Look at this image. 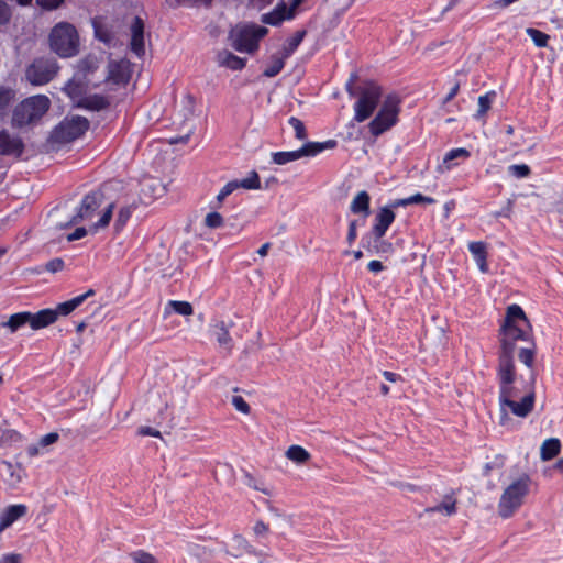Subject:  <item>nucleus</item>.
Returning a JSON list of instances; mask_svg holds the SVG:
<instances>
[{
  "mask_svg": "<svg viewBox=\"0 0 563 563\" xmlns=\"http://www.w3.org/2000/svg\"><path fill=\"white\" fill-rule=\"evenodd\" d=\"M508 173L515 178L522 179L530 176L531 168L527 164H512L508 166Z\"/></svg>",
  "mask_w": 563,
  "mask_h": 563,
  "instance_id": "de8ad7c7",
  "label": "nucleus"
},
{
  "mask_svg": "<svg viewBox=\"0 0 563 563\" xmlns=\"http://www.w3.org/2000/svg\"><path fill=\"white\" fill-rule=\"evenodd\" d=\"M394 247H393V243L387 241V240H383L382 239H376V238H372V251H367L369 254H377V255H380V254H385V253H390L393 252Z\"/></svg>",
  "mask_w": 563,
  "mask_h": 563,
  "instance_id": "a18cd8bd",
  "label": "nucleus"
},
{
  "mask_svg": "<svg viewBox=\"0 0 563 563\" xmlns=\"http://www.w3.org/2000/svg\"><path fill=\"white\" fill-rule=\"evenodd\" d=\"M107 79L117 85L128 84L130 77L119 64L111 65Z\"/></svg>",
  "mask_w": 563,
  "mask_h": 563,
  "instance_id": "ea45409f",
  "label": "nucleus"
},
{
  "mask_svg": "<svg viewBox=\"0 0 563 563\" xmlns=\"http://www.w3.org/2000/svg\"><path fill=\"white\" fill-rule=\"evenodd\" d=\"M24 143L20 136H11L7 130L0 131V155L21 157Z\"/></svg>",
  "mask_w": 563,
  "mask_h": 563,
  "instance_id": "dca6fc26",
  "label": "nucleus"
},
{
  "mask_svg": "<svg viewBox=\"0 0 563 563\" xmlns=\"http://www.w3.org/2000/svg\"><path fill=\"white\" fill-rule=\"evenodd\" d=\"M131 558L133 563H155V558L143 550L132 552Z\"/></svg>",
  "mask_w": 563,
  "mask_h": 563,
  "instance_id": "6e6d98bb",
  "label": "nucleus"
},
{
  "mask_svg": "<svg viewBox=\"0 0 563 563\" xmlns=\"http://www.w3.org/2000/svg\"><path fill=\"white\" fill-rule=\"evenodd\" d=\"M526 33L532 40L533 44L537 47H539V48L548 47L550 36L547 33H544L538 29H534V27H527Z\"/></svg>",
  "mask_w": 563,
  "mask_h": 563,
  "instance_id": "58836bf2",
  "label": "nucleus"
},
{
  "mask_svg": "<svg viewBox=\"0 0 563 563\" xmlns=\"http://www.w3.org/2000/svg\"><path fill=\"white\" fill-rule=\"evenodd\" d=\"M58 312L55 309L46 308L35 313L31 312V329L40 330L54 323L58 318Z\"/></svg>",
  "mask_w": 563,
  "mask_h": 563,
  "instance_id": "6ab92c4d",
  "label": "nucleus"
},
{
  "mask_svg": "<svg viewBox=\"0 0 563 563\" xmlns=\"http://www.w3.org/2000/svg\"><path fill=\"white\" fill-rule=\"evenodd\" d=\"M295 19L292 10H288V5L284 0H280L275 8L261 15V22L274 27L280 26L284 21H290Z\"/></svg>",
  "mask_w": 563,
  "mask_h": 563,
  "instance_id": "2eb2a0df",
  "label": "nucleus"
},
{
  "mask_svg": "<svg viewBox=\"0 0 563 563\" xmlns=\"http://www.w3.org/2000/svg\"><path fill=\"white\" fill-rule=\"evenodd\" d=\"M58 439H59V434L57 432H49V433L41 437L38 442H40V445H42V448H46V446L57 442Z\"/></svg>",
  "mask_w": 563,
  "mask_h": 563,
  "instance_id": "e2e57ef3",
  "label": "nucleus"
},
{
  "mask_svg": "<svg viewBox=\"0 0 563 563\" xmlns=\"http://www.w3.org/2000/svg\"><path fill=\"white\" fill-rule=\"evenodd\" d=\"M496 377L498 380L499 393L509 389V385L516 380L515 360L497 357Z\"/></svg>",
  "mask_w": 563,
  "mask_h": 563,
  "instance_id": "ddd939ff",
  "label": "nucleus"
},
{
  "mask_svg": "<svg viewBox=\"0 0 563 563\" xmlns=\"http://www.w3.org/2000/svg\"><path fill=\"white\" fill-rule=\"evenodd\" d=\"M519 361L525 364L528 368H532L536 358V346L531 343V346L520 347L518 352Z\"/></svg>",
  "mask_w": 563,
  "mask_h": 563,
  "instance_id": "37998d69",
  "label": "nucleus"
},
{
  "mask_svg": "<svg viewBox=\"0 0 563 563\" xmlns=\"http://www.w3.org/2000/svg\"><path fill=\"white\" fill-rule=\"evenodd\" d=\"M357 73L352 71L345 82V91L350 98L357 97L353 106V121L361 123L373 115L385 96L383 95V87L377 81L366 79L357 85Z\"/></svg>",
  "mask_w": 563,
  "mask_h": 563,
  "instance_id": "f03ea898",
  "label": "nucleus"
},
{
  "mask_svg": "<svg viewBox=\"0 0 563 563\" xmlns=\"http://www.w3.org/2000/svg\"><path fill=\"white\" fill-rule=\"evenodd\" d=\"M509 390L510 389H506L499 393L500 407H507L515 416L526 418L533 410L536 399L533 389L529 390L520 401L511 399V393Z\"/></svg>",
  "mask_w": 563,
  "mask_h": 563,
  "instance_id": "f8f14e48",
  "label": "nucleus"
},
{
  "mask_svg": "<svg viewBox=\"0 0 563 563\" xmlns=\"http://www.w3.org/2000/svg\"><path fill=\"white\" fill-rule=\"evenodd\" d=\"M51 49L62 58H69L79 52V36L76 27L67 22L56 24L49 34Z\"/></svg>",
  "mask_w": 563,
  "mask_h": 563,
  "instance_id": "423d86ee",
  "label": "nucleus"
},
{
  "mask_svg": "<svg viewBox=\"0 0 563 563\" xmlns=\"http://www.w3.org/2000/svg\"><path fill=\"white\" fill-rule=\"evenodd\" d=\"M96 291L90 288L85 294L76 296L67 301L60 302L57 305L56 310L59 316H68L76 308H78L86 299L89 297L95 296Z\"/></svg>",
  "mask_w": 563,
  "mask_h": 563,
  "instance_id": "5701e85b",
  "label": "nucleus"
},
{
  "mask_svg": "<svg viewBox=\"0 0 563 563\" xmlns=\"http://www.w3.org/2000/svg\"><path fill=\"white\" fill-rule=\"evenodd\" d=\"M36 4L44 11H53L58 9L65 0H35Z\"/></svg>",
  "mask_w": 563,
  "mask_h": 563,
  "instance_id": "bf43d9fd",
  "label": "nucleus"
},
{
  "mask_svg": "<svg viewBox=\"0 0 563 563\" xmlns=\"http://www.w3.org/2000/svg\"><path fill=\"white\" fill-rule=\"evenodd\" d=\"M268 34V29L254 22H241L230 29L228 40L239 53L254 54L260 42Z\"/></svg>",
  "mask_w": 563,
  "mask_h": 563,
  "instance_id": "7ed1b4c3",
  "label": "nucleus"
},
{
  "mask_svg": "<svg viewBox=\"0 0 563 563\" xmlns=\"http://www.w3.org/2000/svg\"><path fill=\"white\" fill-rule=\"evenodd\" d=\"M227 553L233 558H241L243 554L261 555L256 549L241 534H234L229 544Z\"/></svg>",
  "mask_w": 563,
  "mask_h": 563,
  "instance_id": "a211bd4d",
  "label": "nucleus"
},
{
  "mask_svg": "<svg viewBox=\"0 0 563 563\" xmlns=\"http://www.w3.org/2000/svg\"><path fill=\"white\" fill-rule=\"evenodd\" d=\"M530 483L529 475L523 474L504 490L498 503V515L501 518H510L522 505L523 498L529 493Z\"/></svg>",
  "mask_w": 563,
  "mask_h": 563,
  "instance_id": "0eeeda50",
  "label": "nucleus"
},
{
  "mask_svg": "<svg viewBox=\"0 0 563 563\" xmlns=\"http://www.w3.org/2000/svg\"><path fill=\"white\" fill-rule=\"evenodd\" d=\"M468 251L472 254L478 269L482 273L488 272L487 264V245L483 241H474L468 243Z\"/></svg>",
  "mask_w": 563,
  "mask_h": 563,
  "instance_id": "aec40b11",
  "label": "nucleus"
},
{
  "mask_svg": "<svg viewBox=\"0 0 563 563\" xmlns=\"http://www.w3.org/2000/svg\"><path fill=\"white\" fill-rule=\"evenodd\" d=\"M137 433L142 437H154V438H161V432L156 430L155 428L148 427V426H142L139 428Z\"/></svg>",
  "mask_w": 563,
  "mask_h": 563,
  "instance_id": "0e129e2a",
  "label": "nucleus"
},
{
  "mask_svg": "<svg viewBox=\"0 0 563 563\" xmlns=\"http://www.w3.org/2000/svg\"><path fill=\"white\" fill-rule=\"evenodd\" d=\"M11 18L12 10L10 5L4 0H0V26L9 24Z\"/></svg>",
  "mask_w": 563,
  "mask_h": 563,
  "instance_id": "864d4df0",
  "label": "nucleus"
},
{
  "mask_svg": "<svg viewBox=\"0 0 563 563\" xmlns=\"http://www.w3.org/2000/svg\"><path fill=\"white\" fill-rule=\"evenodd\" d=\"M435 199L429 196H424L421 192H416L415 195L407 198H399L390 200V207L395 209L400 207H407L410 205H433L435 203Z\"/></svg>",
  "mask_w": 563,
  "mask_h": 563,
  "instance_id": "a878e982",
  "label": "nucleus"
},
{
  "mask_svg": "<svg viewBox=\"0 0 563 563\" xmlns=\"http://www.w3.org/2000/svg\"><path fill=\"white\" fill-rule=\"evenodd\" d=\"M496 98V92L490 90L478 98V109L474 114L475 119H479L483 117L492 107L494 99Z\"/></svg>",
  "mask_w": 563,
  "mask_h": 563,
  "instance_id": "4c0bfd02",
  "label": "nucleus"
},
{
  "mask_svg": "<svg viewBox=\"0 0 563 563\" xmlns=\"http://www.w3.org/2000/svg\"><path fill=\"white\" fill-rule=\"evenodd\" d=\"M26 324L31 327V312L22 311L11 314L7 321L0 323V328H8L11 333H14Z\"/></svg>",
  "mask_w": 563,
  "mask_h": 563,
  "instance_id": "b1692460",
  "label": "nucleus"
},
{
  "mask_svg": "<svg viewBox=\"0 0 563 563\" xmlns=\"http://www.w3.org/2000/svg\"><path fill=\"white\" fill-rule=\"evenodd\" d=\"M306 34V30H299L291 37L287 38L282 51L284 57L288 58L297 51L298 46L303 41Z\"/></svg>",
  "mask_w": 563,
  "mask_h": 563,
  "instance_id": "c85d7f7f",
  "label": "nucleus"
},
{
  "mask_svg": "<svg viewBox=\"0 0 563 563\" xmlns=\"http://www.w3.org/2000/svg\"><path fill=\"white\" fill-rule=\"evenodd\" d=\"M239 188L247 189V190H256L261 189V179L256 170H252L249 176L244 179L238 180Z\"/></svg>",
  "mask_w": 563,
  "mask_h": 563,
  "instance_id": "79ce46f5",
  "label": "nucleus"
},
{
  "mask_svg": "<svg viewBox=\"0 0 563 563\" xmlns=\"http://www.w3.org/2000/svg\"><path fill=\"white\" fill-rule=\"evenodd\" d=\"M65 267V262L62 257H54L52 260H49L45 265H44V269L46 272H49L52 274H55V273H58L60 271H63Z\"/></svg>",
  "mask_w": 563,
  "mask_h": 563,
  "instance_id": "5fc2aeb1",
  "label": "nucleus"
},
{
  "mask_svg": "<svg viewBox=\"0 0 563 563\" xmlns=\"http://www.w3.org/2000/svg\"><path fill=\"white\" fill-rule=\"evenodd\" d=\"M297 159H300L299 150L272 153V163L276 165H285Z\"/></svg>",
  "mask_w": 563,
  "mask_h": 563,
  "instance_id": "2f4dec72",
  "label": "nucleus"
},
{
  "mask_svg": "<svg viewBox=\"0 0 563 563\" xmlns=\"http://www.w3.org/2000/svg\"><path fill=\"white\" fill-rule=\"evenodd\" d=\"M0 563H22V556L19 553H5L0 558Z\"/></svg>",
  "mask_w": 563,
  "mask_h": 563,
  "instance_id": "69168bd1",
  "label": "nucleus"
},
{
  "mask_svg": "<svg viewBox=\"0 0 563 563\" xmlns=\"http://www.w3.org/2000/svg\"><path fill=\"white\" fill-rule=\"evenodd\" d=\"M51 107V100L45 95L25 98L12 111L11 124L13 128H23L40 120Z\"/></svg>",
  "mask_w": 563,
  "mask_h": 563,
  "instance_id": "39448f33",
  "label": "nucleus"
},
{
  "mask_svg": "<svg viewBox=\"0 0 563 563\" xmlns=\"http://www.w3.org/2000/svg\"><path fill=\"white\" fill-rule=\"evenodd\" d=\"M299 150L300 158L302 157H314L322 153L320 142H307Z\"/></svg>",
  "mask_w": 563,
  "mask_h": 563,
  "instance_id": "49530a36",
  "label": "nucleus"
},
{
  "mask_svg": "<svg viewBox=\"0 0 563 563\" xmlns=\"http://www.w3.org/2000/svg\"><path fill=\"white\" fill-rule=\"evenodd\" d=\"M144 30L145 24L143 19L139 15H135L130 26V49L139 58H142L145 55Z\"/></svg>",
  "mask_w": 563,
  "mask_h": 563,
  "instance_id": "4468645a",
  "label": "nucleus"
},
{
  "mask_svg": "<svg viewBox=\"0 0 563 563\" xmlns=\"http://www.w3.org/2000/svg\"><path fill=\"white\" fill-rule=\"evenodd\" d=\"M15 100V91L12 88L0 86V119H4Z\"/></svg>",
  "mask_w": 563,
  "mask_h": 563,
  "instance_id": "bb28decb",
  "label": "nucleus"
},
{
  "mask_svg": "<svg viewBox=\"0 0 563 563\" xmlns=\"http://www.w3.org/2000/svg\"><path fill=\"white\" fill-rule=\"evenodd\" d=\"M87 229L85 227H78L75 229V231L73 233H70L68 236H67V240L69 242L71 241H77V240H80L82 239L84 236L87 235Z\"/></svg>",
  "mask_w": 563,
  "mask_h": 563,
  "instance_id": "338daca9",
  "label": "nucleus"
},
{
  "mask_svg": "<svg viewBox=\"0 0 563 563\" xmlns=\"http://www.w3.org/2000/svg\"><path fill=\"white\" fill-rule=\"evenodd\" d=\"M285 59L284 55L280 53V55H273L272 56V64L266 67L263 71V76L272 78L277 76L285 66Z\"/></svg>",
  "mask_w": 563,
  "mask_h": 563,
  "instance_id": "f704fd0d",
  "label": "nucleus"
},
{
  "mask_svg": "<svg viewBox=\"0 0 563 563\" xmlns=\"http://www.w3.org/2000/svg\"><path fill=\"white\" fill-rule=\"evenodd\" d=\"M232 405L238 411L245 413V415H247L251 410L249 404L244 400V398L242 396H233Z\"/></svg>",
  "mask_w": 563,
  "mask_h": 563,
  "instance_id": "052dcab7",
  "label": "nucleus"
},
{
  "mask_svg": "<svg viewBox=\"0 0 563 563\" xmlns=\"http://www.w3.org/2000/svg\"><path fill=\"white\" fill-rule=\"evenodd\" d=\"M213 334L217 342L223 346L229 345L232 340L224 321H220L216 324Z\"/></svg>",
  "mask_w": 563,
  "mask_h": 563,
  "instance_id": "c03bdc74",
  "label": "nucleus"
},
{
  "mask_svg": "<svg viewBox=\"0 0 563 563\" xmlns=\"http://www.w3.org/2000/svg\"><path fill=\"white\" fill-rule=\"evenodd\" d=\"M218 62L220 66L231 70H242L246 65V58H242L225 49L218 54Z\"/></svg>",
  "mask_w": 563,
  "mask_h": 563,
  "instance_id": "393cba45",
  "label": "nucleus"
},
{
  "mask_svg": "<svg viewBox=\"0 0 563 563\" xmlns=\"http://www.w3.org/2000/svg\"><path fill=\"white\" fill-rule=\"evenodd\" d=\"M132 213H133V208L131 206H124L119 209L115 221H114L115 233H120L124 229V227L131 219Z\"/></svg>",
  "mask_w": 563,
  "mask_h": 563,
  "instance_id": "c9c22d12",
  "label": "nucleus"
},
{
  "mask_svg": "<svg viewBox=\"0 0 563 563\" xmlns=\"http://www.w3.org/2000/svg\"><path fill=\"white\" fill-rule=\"evenodd\" d=\"M516 201V195H512L511 198H508L506 203L497 211L493 213L495 218H507L509 219L514 211V205Z\"/></svg>",
  "mask_w": 563,
  "mask_h": 563,
  "instance_id": "8fccbe9b",
  "label": "nucleus"
},
{
  "mask_svg": "<svg viewBox=\"0 0 563 563\" xmlns=\"http://www.w3.org/2000/svg\"><path fill=\"white\" fill-rule=\"evenodd\" d=\"M357 238V220H351L349 222V230L346 235V242L352 245Z\"/></svg>",
  "mask_w": 563,
  "mask_h": 563,
  "instance_id": "680f3d73",
  "label": "nucleus"
},
{
  "mask_svg": "<svg viewBox=\"0 0 563 563\" xmlns=\"http://www.w3.org/2000/svg\"><path fill=\"white\" fill-rule=\"evenodd\" d=\"M165 312H175L179 316L187 317L194 313V308L188 301L169 300L165 306Z\"/></svg>",
  "mask_w": 563,
  "mask_h": 563,
  "instance_id": "c756f323",
  "label": "nucleus"
},
{
  "mask_svg": "<svg viewBox=\"0 0 563 563\" xmlns=\"http://www.w3.org/2000/svg\"><path fill=\"white\" fill-rule=\"evenodd\" d=\"M114 210V202H110L102 211L101 217L97 222L90 227L92 233H97L100 229H104L109 225Z\"/></svg>",
  "mask_w": 563,
  "mask_h": 563,
  "instance_id": "473e14b6",
  "label": "nucleus"
},
{
  "mask_svg": "<svg viewBox=\"0 0 563 563\" xmlns=\"http://www.w3.org/2000/svg\"><path fill=\"white\" fill-rule=\"evenodd\" d=\"M288 123L295 130L296 139H298V140L307 139L306 126H305L303 122L300 119H298L296 117H290L288 119Z\"/></svg>",
  "mask_w": 563,
  "mask_h": 563,
  "instance_id": "09e8293b",
  "label": "nucleus"
},
{
  "mask_svg": "<svg viewBox=\"0 0 563 563\" xmlns=\"http://www.w3.org/2000/svg\"><path fill=\"white\" fill-rule=\"evenodd\" d=\"M350 211L361 214L364 219L371 216V196L366 190L357 192L350 205Z\"/></svg>",
  "mask_w": 563,
  "mask_h": 563,
  "instance_id": "412c9836",
  "label": "nucleus"
},
{
  "mask_svg": "<svg viewBox=\"0 0 563 563\" xmlns=\"http://www.w3.org/2000/svg\"><path fill=\"white\" fill-rule=\"evenodd\" d=\"M77 107L89 111H101L110 107V101L103 95L93 93L81 98Z\"/></svg>",
  "mask_w": 563,
  "mask_h": 563,
  "instance_id": "4be33fe9",
  "label": "nucleus"
},
{
  "mask_svg": "<svg viewBox=\"0 0 563 563\" xmlns=\"http://www.w3.org/2000/svg\"><path fill=\"white\" fill-rule=\"evenodd\" d=\"M59 70L55 58L37 57L25 69V78L32 86H44L51 82Z\"/></svg>",
  "mask_w": 563,
  "mask_h": 563,
  "instance_id": "1a4fd4ad",
  "label": "nucleus"
},
{
  "mask_svg": "<svg viewBox=\"0 0 563 563\" xmlns=\"http://www.w3.org/2000/svg\"><path fill=\"white\" fill-rule=\"evenodd\" d=\"M93 31L96 38L104 44H110L113 40L112 33L97 23H93Z\"/></svg>",
  "mask_w": 563,
  "mask_h": 563,
  "instance_id": "3c124183",
  "label": "nucleus"
},
{
  "mask_svg": "<svg viewBox=\"0 0 563 563\" xmlns=\"http://www.w3.org/2000/svg\"><path fill=\"white\" fill-rule=\"evenodd\" d=\"M26 514L27 506L24 504L8 506L0 516V534Z\"/></svg>",
  "mask_w": 563,
  "mask_h": 563,
  "instance_id": "f3484780",
  "label": "nucleus"
},
{
  "mask_svg": "<svg viewBox=\"0 0 563 563\" xmlns=\"http://www.w3.org/2000/svg\"><path fill=\"white\" fill-rule=\"evenodd\" d=\"M104 192L100 189L91 190L85 195L76 208L75 214L71 217L69 224H77L85 220H90L104 202Z\"/></svg>",
  "mask_w": 563,
  "mask_h": 563,
  "instance_id": "9b49d317",
  "label": "nucleus"
},
{
  "mask_svg": "<svg viewBox=\"0 0 563 563\" xmlns=\"http://www.w3.org/2000/svg\"><path fill=\"white\" fill-rule=\"evenodd\" d=\"M96 69L95 63L88 58L80 59L77 64V71L86 77Z\"/></svg>",
  "mask_w": 563,
  "mask_h": 563,
  "instance_id": "13d9d810",
  "label": "nucleus"
},
{
  "mask_svg": "<svg viewBox=\"0 0 563 563\" xmlns=\"http://www.w3.org/2000/svg\"><path fill=\"white\" fill-rule=\"evenodd\" d=\"M532 327L525 310L517 303L507 307L504 322L499 329V349L497 356L515 360L516 342L529 341Z\"/></svg>",
  "mask_w": 563,
  "mask_h": 563,
  "instance_id": "f257e3e1",
  "label": "nucleus"
},
{
  "mask_svg": "<svg viewBox=\"0 0 563 563\" xmlns=\"http://www.w3.org/2000/svg\"><path fill=\"white\" fill-rule=\"evenodd\" d=\"M286 456L296 463L302 464L310 459V453L300 445H290L286 452Z\"/></svg>",
  "mask_w": 563,
  "mask_h": 563,
  "instance_id": "72a5a7b5",
  "label": "nucleus"
},
{
  "mask_svg": "<svg viewBox=\"0 0 563 563\" xmlns=\"http://www.w3.org/2000/svg\"><path fill=\"white\" fill-rule=\"evenodd\" d=\"M244 477H245V484L249 487H252L255 490H260V492L267 494V492L257 484V481L250 473H245Z\"/></svg>",
  "mask_w": 563,
  "mask_h": 563,
  "instance_id": "774afa93",
  "label": "nucleus"
},
{
  "mask_svg": "<svg viewBox=\"0 0 563 563\" xmlns=\"http://www.w3.org/2000/svg\"><path fill=\"white\" fill-rule=\"evenodd\" d=\"M561 450V442L556 438L547 439L541 445V460L550 461L554 459Z\"/></svg>",
  "mask_w": 563,
  "mask_h": 563,
  "instance_id": "cd10ccee",
  "label": "nucleus"
},
{
  "mask_svg": "<svg viewBox=\"0 0 563 563\" xmlns=\"http://www.w3.org/2000/svg\"><path fill=\"white\" fill-rule=\"evenodd\" d=\"M205 224L210 229H218L222 227L223 218L217 211L209 212L205 218Z\"/></svg>",
  "mask_w": 563,
  "mask_h": 563,
  "instance_id": "603ef678",
  "label": "nucleus"
},
{
  "mask_svg": "<svg viewBox=\"0 0 563 563\" xmlns=\"http://www.w3.org/2000/svg\"><path fill=\"white\" fill-rule=\"evenodd\" d=\"M89 125V120L85 117H66L52 130L48 142L59 145L74 142L88 131Z\"/></svg>",
  "mask_w": 563,
  "mask_h": 563,
  "instance_id": "6e6552de",
  "label": "nucleus"
},
{
  "mask_svg": "<svg viewBox=\"0 0 563 563\" xmlns=\"http://www.w3.org/2000/svg\"><path fill=\"white\" fill-rule=\"evenodd\" d=\"M394 210L395 208L390 207V201L378 209L371 231L363 234L361 238V247L365 249L366 251H372V238H384L389 227L396 219V213Z\"/></svg>",
  "mask_w": 563,
  "mask_h": 563,
  "instance_id": "9d476101",
  "label": "nucleus"
},
{
  "mask_svg": "<svg viewBox=\"0 0 563 563\" xmlns=\"http://www.w3.org/2000/svg\"><path fill=\"white\" fill-rule=\"evenodd\" d=\"M239 188V185L236 183V179L228 181L219 191V194L216 197V201L210 202V207L212 209H217L221 206L222 201L231 195L234 190Z\"/></svg>",
  "mask_w": 563,
  "mask_h": 563,
  "instance_id": "e433bc0d",
  "label": "nucleus"
},
{
  "mask_svg": "<svg viewBox=\"0 0 563 563\" xmlns=\"http://www.w3.org/2000/svg\"><path fill=\"white\" fill-rule=\"evenodd\" d=\"M470 156H471L470 151H467L464 147H456V148L450 150L445 154V156L443 158V163L446 164L448 169H451L457 165V163H453L455 159H457V158L467 159Z\"/></svg>",
  "mask_w": 563,
  "mask_h": 563,
  "instance_id": "7c9ffc66",
  "label": "nucleus"
},
{
  "mask_svg": "<svg viewBox=\"0 0 563 563\" xmlns=\"http://www.w3.org/2000/svg\"><path fill=\"white\" fill-rule=\"evenodd\" d=\"M21 434L13 429L0 430V443L16 442Z\"/></svg>",
  "mask_w": 563,
  "mask_h": 563,
  "instance_id": "4d7b16f0",
  "label": "nucleus"
},
{
  "mask_svg": "<svg viewBox=\"0 0 563 563\" xmlns=\"http://www.w3.org/2000/svg\"><path fill=\"white\" fill-rule=\"evenodd\" d=\"M428 511L442 512L446 516H452L456 512V501L452 497L446 496L442 503L429 508Z\"/></svg>",
  "mask_w": 563,
  "mask_h": 563,
  "instance_id": "a19ab883",
  "label": "nucleus"
},
{
  "mask_svg": "<svg viewBox=\"0 0 563 563\" xmlns=\"http://www.w3.org/2000/svg\"><path fill=\"white\" fill-rule=\"evenodd\" d=\"M401 99L396 92L387 93L378 112L368 123V130L374 137H378L394 128L399 121Z\"/></svg>",
  "mask_w": 563,
  "mask_h": 563,
  "instance_id": "20e7f679",
  "label": "nucleus"
}]
</instances>
